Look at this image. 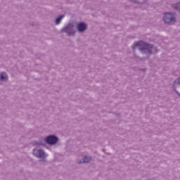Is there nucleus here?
<instances>
[{
  "label": "nucleus",
  "instance_id": "obj_1",
  "mask_svg": "<svg viewBox=\"0 0 180 180\" xmlns=\"http://www.w3.org/2000/svg\"><path fill=\"white\" fill-rule=\"evenodd\" d=\"M136 47H139V49L141 51H145L146 53H151V51H153V45L146 44L142 41L136 42L132 46V49L134 50L136 49Z\"/></svg>",
  "mask_w": 180,
  "mask_h": 180
},
{
  "label": "nucleus",
  "instance_id": "obj_2",
  "mask_svg": "<svg viewBox=\"0 0 180 180\" xmlns=\"http://www.w3.org/2000/svg\"><path fill=\"white\" fill-rule=\"evenodd\" d=\"M163 20L165 23H175V15L174 13H166L163 17Z\"/></svg>",
  "mask_w": 180,
  "mask_h": 180
},
{
  "label": "nucleus",
  "instance_id": "obj_3",
  "mask_svg": "<svg viewBox=\"0 0 180 180\" xmlns=\"http://www.w3.org/2000/svg\"><path fill=\"white\" fill-rule=\"evenodd\" d=\"M46 141L48 144H56L58 141V138L56 136L51 135L47 136Z\"/></svg>",
  "mask_w": 180,
  "mask_h": 180
},
{
  "label": "nucleus",
  "instance_id": "obj_4",
  "mask_svg": "<svg viewBox=\"0 0 180 180\" xmlns=\"http://www.w3.org/2000/svg\"><path fill=\"white\" fill-rule=\"evenodd\" d=\"M33 154L34 155H35V157H37V158H46V153H44V151H43L42 150L34 149Z\"/></svg>",
  "mask_w": 180,
  "mask_h": 180
},
{
  "label": "nucleus",
  "instance_id": "obj_5",
  "mask_svg": "<svg viewBox=\"0 0 180 180\" xmlns=\"http://www.w3.org/2000/svg\"><path fill=\"white\" fill-rule=\"evenodd\" d=\"M77 30H79L80 32H84V30H86V25L84 22H80L77 25Z\"/></svg>",
  "mask_w": 180,
  "mask_h": 180
},
{
  "label": "nucleus",
  "instance_id": "obj_6",
  "mask_svg": "<svg viewBox=\"0 0 180 180\" xmlns=\"http://www.w3.org/2000/svg\"><path fill=\"white\" fill-rule=\"evenodd\" d=\"M0 79L1 81H6L8 79V75H6V73L5 72H1L0 74Z\"/></svg>",
  "mask_w": 180,
  "mask_h": 180
},
{
  "label": "nucleus",
  "instance_id": "obj_7",
  "mask_svg": "<svg viewBox=\"0 0 180 180\" xmlns=\"http://www.w3.org/2000/svg\"><path fill=\"white\" fill-rule=\"evenodd\" d=\"M91 158L85 156L82 161L79 162V164H82L83 162H91Z\"/></svg>",
  "mask_w": 180,
  "mask_h": 180
},
{
  "label": "nucleus",
  "instance_id": "obj_8",
  "mask_svg": "<svg viewBox=\"0 0 180 180\" xmlns=\"http://www.w3.org/2000/svg\"><path fill=\"white\" fill-rule=\"evenodd\" d=\"M64 18V15H60L58 18H56V25H59L61 22V20Z\"/></svg>",
  "mask_w": 180,
  "mask_h": 180
},
{
  "label": "nucleus",
  "instance_id": "obj_9",
  "mask_svg": "<svg viewBox=\"0 0 180 180\" xmlns=\"http://www.w3.org/2000/svg\"><path fill=\"white\" fill-rule=\"evenodd\" d=\"M173 8H174V9H179L180 11V2L176 4H174L173 6Z\"/></svg>",
  "mask_w": 180,
  "mask_h": 180
},
{
  "label": "nucleus",
  "instance_id": "obj_10",
  "mask_svg": "<svg viewBox=\"0 0 180 180\" xmlns=\"http://www.w3.org/2000/svg\"><path fill=\"white\" fill-rule=\"evenodd\" d=\"M174 85L177 86H180V78L177 79L175 82H174Z\"/></svg>",
  "mask_w": 180,
  "mask_h": 180
},
{
  "label": "nucleus",
  "instance_id": "obj_11",
  "mask_svg": "<svg viewBox=\"0 0 180 180\" xmlns=\"http://www.w3.org/2000/svg\"><path fill=\"white\" fill-rule=\"evenodd\" d=\"M74 34H75V32L74 31L68 32L69 36H74Z\"/></svg>",
  "mask_w": 180,
  "mask_h": 180
},
{
  "label": "nucleus",
  "instance_id": "obj_12",
  "mask_svg": "<svg viewBox=\"0 0 180 180\" xmlns=\"http://www.w3.org/2000/svg\"><path fill=\"white\" fill-rule=\"evenodd\" d=\"M64 32H67V28H65V29H64Z\"/></svg>",
  "mask_w": 180,
  "mask_h": 180
}]
</instances>
